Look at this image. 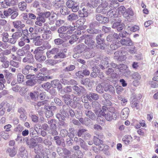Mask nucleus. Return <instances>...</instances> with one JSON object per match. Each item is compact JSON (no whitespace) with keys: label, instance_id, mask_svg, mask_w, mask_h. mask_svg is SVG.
I'll use <instances>...</instances> for the list:
<instances>
[{"label":"nucleus","instance_id":"nucleus-57","mask_svg":"<svg viewBox=\"0 0 158 158\" xmlns=\"http://www.w3.org/2000/svg\"><path fill=\"white\" fill-rule=\"evenodd\" d=\"M38 152H39V153H41L43 155H44L45 153V151H44V148L42 145H39L38 146Z\"/></svg>","mask_w":158,"mask_h":158},{"label":"nucleus","instance_id":"nucleus-38","mask_svg":"<svg viewBox=\"0 0 158 158\" xmlns=\"http://www.w3.org/2000/svg\"><path fill=\"white\" fill-rule=\"evenodd\" d=\"M31 66L29 65H26L22 69V73L24 75L28 74L29 73V70H31Z\"/></svg>","mask_w":158,"mask_h":158},{"label":"nucleus","instance_id":"nucleus-63","mask_svg":"<svg viewBox=\"0 0 158 158\" xmlns=\"http://www.w3.org/2000/svg\"><path fill=\"white\" fill-rule=\"evenodd\" d=\"M42 86L45 90L49 89L51 87V84L49 82L45 83L42 85Z\"/></svg>","mask_w":158,"mask_h":158},{"label":"nucleus","instance_id":"nucleus-8","mask_svg":"<svg viewBox=\"0 0 158 158\" xmlns=\"http://www.w3.org/2000/svg\"><path fill=\"white\" fill-rule=\"evenodd\" d=\"M18 10L17 8L14 7H12L4 10L3 12V14L6 17H8L14 12L18 11Z\"/></svg>","mask_w":158,"mask_h":158},{"label":"nucleus","instance_id":"nucleus-1","mask_svg":"<svg viewBox=\"0 0 158 158\" xmlns=\"http://www.w3.org/2000/svg\"><path fill=\"white\" fill-rule=\"evenodd\" d=\"M49 76H40L39 79L35 78L34 79L28 80L26 82V85L30 86H33L37 83H40L42 81H46L47 79H50Z\"/></svg>","mask_w":158,"mask_h":158},{"label":"nucleus","instance_id":"nucleus-52","mask_svg":"<svg viewBox=\"0 0 158 158\" xmlns=\"http://www.w3.org/2000/svg\"><path fill=\"white\" fill-rule=\"evenodd\" d=\"M24 76L21 73H19L17 75V81L19 83H20L24 81Z\"/></svg>","mask_w":158,"mask_h":158},{"label":"nucleus","instance_id":"nucleus-28","mask_svg":"<svg viewBox=\"0 0 158 158\" xmlns=\"http://www.w3.org/2000/svg\"><path fill=\"white\" fill-rule=\"evenodd\" d=\"M73 87L70 86H67L64 88V89H61L60 93L62 94L65 93H69L72 91Z\"/></svg>","mask_w":158,"mask_h":158},{"label":"nucleus","instance_id":"nucleus-3","mask_svg":"<svg viewBox=\"0 0 158 158\" xmlns=\"http://www.w3.org/2000/svg\"><path fill=\"white\" fill-rule=\"evenodd\" d=\"M102 116L107 121H111L112 120H116L118 116V114L115 112L109 111L106 114H104V112L102 113Z\"/></svg>","mask_w":158,"mask_h":158},{"label":"nucleus","instance_id":"nucleus-13","mask_svg":"<svg viewBox=\"0 0 158 158\" xmlns=\"http://www.w3.org/2000/svg\"><path fill=\"white\" fill-rule=\"evenodd\" d=\"M102 0H90V2L87 4V6L90 8L97 7L98 4L101 3Z\"/></svg>","mask_w":158,"mask_h":158},{"label":"nucleus","instance_id":"nucleus-33","mask_svg":"<svg viewBox=\"0 0 158 158\" xmlns=\"http://www.w3.org/2000/svg\"><path fill=\"white\" fill-rule=\"evenodd\" d=\"M34 58L32 56H27L24 57L22 60L23 63H32L34 61Z\"/></svg>","mask_w":158,"mask_h":158},{"label":"nucleus","instance_id":"nucleus-19","mask_svg":"<svg viewBox=\"0 0 158 158\" xmlns=\"http://www.w3.org/2000/svg\"><path fill=\"white\" fill-rule=\"evenodd\" d=\"M47 48L45 46H42L37 48L34 51L33 53L35 55H38L43 54V51Z\"/></svg>","mask_w":158,"mask_h":158},{"label":"nucleus","instance_id":"nucleus-24","mask_svg":"<svg viewBox=\"0 0 158 158\" xmlns=\"http://www.w3.org/2000/svg\"><path fill=\"white\" fill-rule=\"evenodd\" d=\"M73 89L74 91V93L78 96H80L83 88L82 87H79L77 85L73 86Z\"/></svg>","mask_w":158,"mask_h":158},{"label":"nucleus","instance_id":"nucleus-41","mask_svg":"<svg viewBox=\"0 0 158 158\" xmlns=\"http://www.w3.org/2000/svg\"><path fill=\"white\" fill-rule=\"evenodd\" d=\"M139 102L135 99H133L132 101L131 106L133 108H136V109L139 108Z\"/></svg>","mask_w":158,"mask_h":158},{"label":"nucleus","instance_id":"nucleus-6","mask_svg":"<svg viewBox=\"0 0 158 158\" xmlns=\"http://www.w3.org/2000/svg\"><path fill=\"white\" fill-rule=\"evenodd\" d=\"M52 5L55 9L58 10L64 6V0H53Z\"/></svg>","mask_w":158,"mask_h":158},{"label":"nucleus","instance_id":"nucleus-46","mask_svg":"<svg viewBox=\"0 0 158 158\" xmlns=\"http://www.w3.org/2000/svg\"><path fill=\"white\" fill-rule=\"evenodd\" d=\"M73 26L69 25L67 26L68 31H67V33L69 34L72 33V32L74 31L76 29L75 26L73 25V24H72Z\"/></svg>","mask_w":158,"mask_h":158},{"label":"nucleus","instance_id":"nucleus-11","mask_svg":"<svg viewBox=\"0 0 158 158\" xmlns=\"http://www.w3.org/2000/svg\"><path fill=\"white\" fill-rule=\"evenodd\" d=\"M51 85L54 88L57 87L59 91H60L62 87V86L60 83L59 80L57 79L54 80L52 81L51 82Z\"/></svg>","mask_w":158,"mask_h":158},{"label":"nucleus","instance_id":"nucleus-50","mask_svg":"<svg viewBox=\"0 0 158 158\" xmlns=\"http://www.w3.org/2000/svg\"><path fill=\"white\" fill-rule=\"evenodd\" d=\"M87 132V130L86 129H80L77 132V135L79 137H81L84 135V134Z\"/></svg>","mask_w":158,"mask_h":158},{"label":"nucleus","instance_id":"nucleus-5","mask_svg":"<svg viewBox=\"0 0 158 158\" xmlns=\"http://www.w3.org/2000/svg\"><path fill=\"white\" fill-rule=\"evenodd\" d=\"M93 37L92 35H89L86 40H85V43L89 48H93V46L95 45V42Z\"/></svg>","mask_w":158,"mask_h":158},{"label":"nucleus","instance_id":"nucleus-7","mask_svg":"<svg viewBox=\"0 0 158 158\" xmlns=\"http://www.w3.org/2000/svg\"><path fill=\"white\" fill-rule=\"evenodd\" d=\"M132 78L134 80L133 85L135 86H137L139 84V80L141 78L140 75L137 72H135L131 75Z\"/></svg>","mask_w":158,"mask_h":158},{"label":"nucleus","instance_id":"nucleus-30","mask_svg":"<svg viewBox=\"0 0 158 158\" xmlns=\"http://www.w3.org/2000/svg\"><path fill=\"white\" fill-rule=\"evenodd\" d=\"M48 123L50 126V129L52 128L56 129V128L57 121L55 119H51L48 121Z\"/></svg>","mask_w":158,"mask_h":158},{"label":"nucleus","instance_id":"nucleus-10","mask_svg":"<svg viewBox=\"0 0 158 158\" xmlns=\"http://www.w3.org/2000/svg\"><path fill=\"white\" fill-rule=\"evenodd\" d=\"M87 46L84 44H81L75 47L74 48L75 52L82 53L86 49Z\"/></svg>","mask_w":158,"mask_h":158},{"label":"nucleus","instance_id":"nucleus-31","mask_svg":"<svg viewBox=\"0 0 158 158\" xmlns=\"http://www.w3.org/2000/svg\"><path fill=\"white\" fill-rule=\"evenodd\" d=\"M98 136H94L93 140L94 144L96 145H99L100 144H102L103 141L99 139L101 138L98 135H97Z\"/></svg>","mask_w":158,"mask_h":158},{"label":"nucleus","instance_id":"nucleus-2","mask_svg":"<svg viewBox=\"0 0 158 158\" xmlns=\"http://www.w3.org/2000/svg\"><path fill=\"white\" fill-rule=\"evenodd\" d=\"M67 1L66 5L67 7L71 9L73 12H76L78 11L79 8L78 2L73 0H68Z\"/></svg>","mask_w":158,"mask_h":158},{"label":"nucleus","instance_id":"nucleus-21","mask_svg":"<svg viewBox=\"0 0 158 158\" xmlns=\"http://www.w3.org/2000/svg\"><path fill=\"white\" fill-rule=\"evenodd\" d=\"M85 113L86 115L89 119L94 120L96 118L95 114L91 110H85Z\"/></svg>","mask_w":158,"mask_h":158},{"label":"nucleus","instance_id":"nucleus-61","mask_svg":"<svg viewBox=\"0 0 158 158\" xmlns=\"http://www.w3.org/2000/svg\"><path fill=\"white\" fill-rule=\"evenodd\" d=\"M126 8L123 6H121L118 8V10L119 14H122L123 15L124 13L126 10Z\"/></svg>","mask_w":158,"mask_h":158},{"label":"nucleus","instance_id":"nucleus-20","mask_svg":"<svg viewBox=\"0 0 158 158\" xmlns=\"http://www.w3.org/2000/svg\"><path fill=\"white\" fill-rule=\"evenodd\" d=\"M78 18L77 15L74 13H72L69 15L67 17V19L69 22H73L77 20Z\"/></svg>","mask_w":158,"mask_h":158},{"label":"nucleus","instance_id":"nucleus-42","mask_svg":"<svg viewBox=\"0 0 158 158\" xmlns=\"http://www.w3.org/2000/svg\"><path fill=\"white\" fill-rule=\"evenodd\" d=\"M114 59L119 61H122V56L120 55L119 51H116L114 53Z\"/></svg>","mask_w":158,"mask_h":158},{"label":"nucleus","instance_id":"nucleus-12","mask_svg":"<svg viewBox=\"0 0 158 158\" xmlns=\"http://www.w3.org/2000/svg\"><path fill=\"white\" fill-rule=\"evenodd\" d=\"M124 26V24L121 22H118L114 23L112 27L113 28H116L118 31H120L122 30Z\"/></svg>","mask_w":158,"mask_h":158},{"label":"nucleus","instance_id":"nucleus-9","mask_svg":"<svg viewBox=\"0 0 158 158\" xmlns=\"http://www.w3.org/2000/svg\"><path fill=\"white\" fill-rule=\"evenodd\" d=\"M96 19L100 23H106L109 21V19L107 17H104L100 14L96 15Z\"/></svg>","mask_w":158,"mask_h":158},{"label":"nucleus","instance_id":"nucleus-36","mask_svg":"<svg viewBox=\"0 0 158 158\" xmlns=\"http://www.w3.org/2000/svg\"><path fill=\"white\" fill-rule=\"evenodd\" d=\"M61 8L60 12L62 15H66L69 14L70 11L69 10L67 7L65 6L64 5Z\"/></svg>","mask_w":158,"mask_h":158},{"label":"nucleus","instance_id":"nucleus-17","mask_svg":"<svg viewBox=\"0 0 158 158\" xmlns=\"http://www.w3.org/2000/svg\"><path fill=\"white\" fill-rule=\"evenodd\" d=\"M129 113V110L128 108H124L121 112V118L124 120L126 119L128 116Z\"/></svg>","mask_w":158,"mask_h":158},{"label":"nucleus","instance_id":"nucleus-34","mask_svg":"<svg viewBox=\"0 0 158 158\" xmlns=\"http://www.w3.org/2000/svg\"><path fill=\"white\" fill-rule=\"evenodd\" d=\"M6 152L7 153L9 154V155L12 157L14 156L17 153L14 147L12 148H8Z\"/></svg>","mask_w":158,"mask_h":158},{"label":"nucleus","instance_id":"nucleus-60","mask_svg":"<svg viewBox=\"0 0 158 158\" xmlns=\"http://www.w3.org/2000/svg\"><path fill=\"white\" fill-rule=\"evenodd\" d=\"M68 28L67 26H62L59 28L58 30V32H64V33L67 30Z\"/></svg>","mask_w":158,"mask_h":158},{"label":"nucleus","instance_id":"nucleus-44","mask_svg":"<svg viewBox=\"0 0 158 158\" xmlns=\"http://www.w3.org/2000/svg\"><path fill=\"white\" fill-rule=\"evenodd\" d=\"M139 29V27L135 25L132 27H131L130 26L127 25V30L128 31L130 30L131 31L134 32H135L138 30Z\"/></svg>","mask_w":158,"mask_h":158},{"label":"nucleus","instance_id":"nucleus-23","mask_svg":"<svg viewBox=\"0 0 158 158\" xmlns=\"http://www.w3.org/2000/svg\"><path fill=\"white\" fill-rule=\"evenodd\" d=\"M67 116V114L66 112L64 111H60V113H57L56 115V117L59 120H64L66 116Z\"/></svg>","mask_w":158,"mask_h":158},{"label":"nucleus","instance_id":"nucleus-43","mask_svg":"<svg viewBox=\"0 0 158 158\" xmlns=\"http://www.w3.org/2000/svg\"><path fill=\"white\" fill-rule=\"evenodd\" d=\"M18 6L19 10L21 11H24L27 8V4L25 2H23L19 3V4Z\"/></svg>","mask_w":158,"mask_h":158},{"label":"nucleus","instance_id":"nucleus-56","mask_svg":"<svg viewBox=\"0 0 158 158\" xmlns=\"http://www.w3.org/2000/svg\"><path fill=\"white\" fill-rule=\"evenodd\" d=\"M96 90L98 93L102 94L103 93L102 86L100 84H98L96 87Z\"/></svg>","mask_w":158,"mask_h":158},{"label":"nucleus","instance_id":"nucleus-45","mask_svg":"<svg viewBox=\"0 0 158 158\" xmlns=\"http://www.w3.org/2000/svg\"><path fill=\"white\" fill-rule=\"evenodd\" d=\"M66 57V56L62 52H58L56 55L54 56V59L57 58H64Z\"/></svg>","mask_w":158,"mask_h":158},{"label":"nucleus","instance_id":"nucleus-35","mask_svg":"<svg viewBox=\"0 0 158 158\" xmlns=\"http://www.w3.org/2000/svg\"><path fill=\"white\" fill-rule=\"evenodd\" d=\"M79 142H80V145L81 148L85 150H88V146L83 139L81 138H79Z\"/></svg>","mask_w":158,"mask_h":158},{"label":"nucleus","instance_id":"nucleus-27","mask_svg":"<svg viewBox=\"0 0 158 158\" xmlns=\"http://www.w3.org/2000/svg\"><path fill=\"white\" fill-rule=\"evenodd\" d=\"M111 7V8L110 7V8H109V9L108 10V11L106 12V13H107V16L109 18L112 17L115 14L116 9L112 7Z\"/></svg>","mask_w":158,"mask_h":158},{"label":"nucleus","instance_id":"nucleus-22","mask_svg":"<svg viewBox=\"0 0 158 158\" xmlns=\"http://www.w3.org/2000/svg\"><path fill=\"white\" fill-rule=\"evenodd\" d=\"M134 13L131 9L128 8L126 10L125 12L123 13V16L126 18H130L133 16Z\"/></svg>","mask_w":158,"mask_h":158},{"label":"nucleus","instance_id":"nucleus-51","mask_svg":"<svg viewBox=\"0 0 158 158\" xmlns=\"http://www.w3.org/2000/svg\"><path fill=\"white\" fill-rule=\"evenodd\" d=\"M78 119L81 123L85 125H87V123H86V122L90 121V120L87 118H85L83 119V118L80 117L79 118H78Z\"/></svg>","mask_w":158,"mask_h":158},{"label":"nucleus","instance_id":"nucleus-40","mask_svg":"<svg viewBox=\"0 0 158 158\" xmlns=\"http://www.w3.org/2000/svg\"><path fill=\"white\" fill-rule=\"evenodd\" d=\"M126 145H128L132 142V138L130 135H126L125 138L123 139Z\"/></svg>","mask_w":158,"mask_h":158},{"label":"nucleus","instance_id":"nucleus-54","mask_svg":"<svg viewBox=\"0 0 158 158\" xmlns=\"http://www.w3.org/2000/svg\"><path fill=\"white\" fill-rule=\"evenodd\" d=\"M22 36V33L20 31L15 32L12 35V36L14 37L17 40Z\"/></svg>","mask_w":158,"mask_h":158},{"label":"nucleus","instance_id":"nucleus-59","mask_svg":"<svg viewBox=\"0 0 158 158\" xmlns=\"http://www.w3.org/2000/svg\"><path fill=\"white\" fill-rule=\"evenodd\" d=\"M109 59H108L107 57L106 58H105L104 60H102L101 61V64H103L105 66L106 68H108L109 67V65L108 63V60Z\"/></svg>","mask_w":158,"mask_h":158},{"label":"nucleus","instance_id":"nucleus-26","mask_svg":"<svg viewBox=\"0 0 158 158\" xmlns=\"http://www.w3.org/2000/svg\"><path fill=\"white\" fill-rule=\"evenodd\" d=\"M119 42L120 44L124 46H129L132 43L131 40L129 38H127L126 39H123Z\"/></svg>","mask_w":158,"mask_h":158},{"label":"nucleus","instance_id":"nucleus-49","mask_svg":"<svg viewBox=\"0 0 158 158\" xmlns=\"http://www.w3.org/2000/svg\"><path fill=\"white\" fill-rule=\"evenodd\" d=\"M93 108L94 109H99L100 107V104L96 101H93L92 103Z\"/></svg>","mask_w":158,"mask_h":158},{"label":"nucleus","instance_id":"nucleus-15","mask_svg":"<svg viewBox=\"0 0 158 158\" xmlns=\"http://www.w3.org/2000/svg\"><path fill=\"white\" fill-rule=\"evenodd\" d=\"M13 25L15 28L21 30L25 27V24L23 23L20 20H17L13 22Z\"/></svg>","mask_w":158,"mask_h":158},{"label":"nucleus","instance_id":"nucleus-55","mask_svg":"<svg viewBox=\"0 0 158 158\" xmlns=\"http://www.w3.org/2000/svg\"><path fill=\"white\" fill-rule=\"evenodd\" d=\"M10 65L14 67L18 68L19 66V62H16L13 60H10Z\"/></svg>","mask_w":158,"mask_h":158},{"label":"nucleus","instance_id":"nucleus-47","mask_svg":"<svg viewBox=\"0 0 158 158\" xmlns=\"http://www.w3.org/2000/svg\"><path fill=\"white\" fill-rule=\"evenodd\" d=\"M75 68L74 65H70L66 67L65 68L63 69V70L65 72L72 71Z\"/></svg>","mask_w":158,"mask_h":158},{"label":"nucleus","instance_id":"nucleus-25","mask_svg":"<svg viewBox=\"0 0 158 158\" xmlns=\"http://www.w3.org/2000/svg\"><path fill=\"white\" fill-rule=\"evenodd\" d=\"M62 97L63 99V100L65 103L68 105L70 104L71 102H72V99L71 98V95L69 94H65L62 96Z\"/></svg>","mask_w":158,"mask_h":158},{"label":"nucleus","instance_id":"nucleus-53","mask_svg":"<svg viewBox=\"0 0 158 158\" xmlns=\"http://www.w3.org/2000/svg\"><path fill=\"white\" fill-rule=\"evenodd\" d=\"M78 39V37L77 36L73 35L71 37V39L69 41V43L71 44H72L74 42H76Z\"/></svg>","mask_w":158,"mask_h":158},{"label":"nucleus","instance_id":"nucleus-4","mask_svg":"<svg viewBox=\"0 0 158 158\" xmlns=\"http://www.w3.org/2000/svg\"><path fill=\"white\" fill-rule=\"evenodd\" d=\"M101 3V4L97 8L96 11L98 13L106 14L109 9V8H110V6H108V3L107 2H102Z\"/></svg>","mask_w":158,"mask_h":158},{"label":"nucleus","instance_id":"nucleus-29","mask_svg":"<svg viewBox=\"0 0 158 158\" xmlns=\"http://www.w3.org/2000/svg\"><path fill=\"white\" fill-rule=\"evenodd\" d=\"M35 58L38 62L42 63L45 60L46 57L45 56L43 55V54H42L38 55H35Z\"/></svg>","mask_w":158,"mask_h":158},{"label":"nucleus","instance_id":"nucleus-18","mask_svg":"<svg viewBox=\"0 0 158 158\" xmlns=\"http://www.w3.org/2000/svg\"><path fill=\"white\" fill-rule=\"evenodd\" d=\"M19 154L23 158H27L28 157V154L27 151L24 147H22L20 148Z\"/></svg>","mask_w":158,"mask_h":158},{"label":"nucleus","instance_id":"nucleus-14","mask_svg":"<svg viewBox=\"0 0 158 158\" xmlns=\"http://www.w3.org/2000/svg\"><path fill=\"white\" fill-rule=\"evenodd\" d=\"M86 97L90 101H91L93 100L96 101L99 98V95L98 94L93 93H90L87 94Z\"/></svg>","mask_w":158,"mask_h":158},{"label":"nucleus","instance_id":"nucleus-32","mask_svg":"<svg viewBox=\"0 0 158 158\" xmlns=\"http://www.w3.org/2000/svg\"><path fill=\"white\" fill-rule=\"evenodd\" d=\"M45 33L42 35V38L44 40L51 39V31H45Z\"/></svg>","mask_w":158,"mask_h":158},{"label":"nucleus","instance_id":"nucleus-62","mask_svg":"<svg viewBox=\"0 0 158 158\" xmlns=\"http://www.w3.org/2000/svg\"><path fill=\"white\" fill-rule=\"evenodd\" d=\"M102 35H97L96 37L97 42L98 44H101V43L104 42V40L102 38Z\"/></svg>","mask_w":158,"mask_h":158},{"label":"nucleus","instance_id":"nucleus-37","mask_svg":"<svg viewBox=\"0 0 158 158\" xmlns=\"http://www.w3.org/2000/svg\"><path fill=\"white\" fill-rule=\"evenodd\" d=\"M59 33V36L60 38L64 39L65 40H67L69 39L71 36L69 35H68L67 33H64V32H60V33Z\"/></svg>","mask_w":158,"mask_h":158},{"label":"nucleus","instance_id":"nucleus-16","mask_svg":"<svg viewBox=\"0 0 158 158\" xmlns=\"http://www.w3.org/2000/svg\"><path fill=\"white\" fill-rule=\"evenodd\" d=\"M88 7H89L87 6L86 5L85 7H83L81 10H80L79 11L78 13L80 17H85L88 16Z\"/></svg>","mask_w":158,"mask_h":158},{"label":"nucleus","instance_id":"nucleus-48","mask_svg":"<svg viewBox=\"0 0 158 158\" xmlns=\"http://www.w3.org/2000/svg\"><path fill=\"white\" fill-rule=\"evenodd\" d=\"M3 37L2 40L4 42H6L8 40L9 34L7 32H3L2 34Z\"/></svg>","mask_w":158,"mask_h":158},{"label":"nucleus","instance_id":"nucleus-58","mask_svg":"<svg viewBox=\"0 0 158 158\" xmlns=\"http://www.w3.org/2000/svg\"><path fill=\"white\" fill-rule=\"evenodd\" d=\"M7 132L5 131L2 132L1 136L5 139H8L10 136V134L9 133H7Z\"/></svg>","mask_w":158,"mask_h":158},{"label":"nucleus","instance_id":"nucleus-39","mask_svg":"<svg viewBox=\"0 0 158 158\" xmlns=\"http://www.w3.org/2000/svg\"><path fill=\"white\" fill-rule=\"evenodd\" d=\"M120 46V44L119 41L113 42L110 45V48L112 50H115Z\"/></svg>","mask_w":158,"mask_h":158},{"label":"nucleus","instance_id":"nucleus-64","mask_svg":"<svg viewBox=\"0 0 158 158\" xmlns=\"http://www.w3.org/2000/svg\"><path fill=\"white\" fill-rule=\"evenodd\" d=\"M119 34L120 37L122 38H124L126 37V36H128L129 35V34L126 31H123L120 32L119 33Z\"/></svg>","mask_w":158,"mask_h":158}]
</instances>
